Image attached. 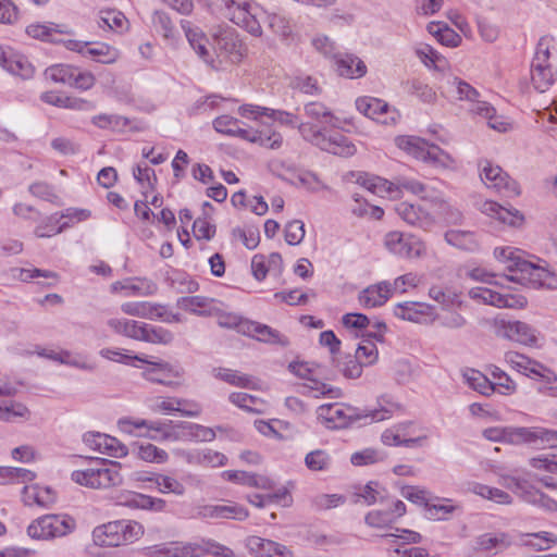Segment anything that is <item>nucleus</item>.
Returning a JSON list of instances; mask_svg holds the SVG:
<instances>
[{"label": "nucleus", "instance_id": "b1692460", "mask_svg": "<svg viewBox=\"0 0 557 557\" xmlns=\"http://www.w3.org/2000/svg\"><path fill=\"white\" fill-rule=\"evenodd\" d=\"M112 293H123L124 296H151L158 290V285L147 278H126L111 285Z\"/></svg>", "mask_w": 557, "mask_h": 557}, {"label": "nucleus", "instance_id": "49530a36", "mask_svg": "<svg viewBox=\"0 0 557 557\" xmlns=\"http://www.w3.org/2000/svg\"><path fill=\"white\" fill-rule=\"evenodd\" d=\"M486 305L497 308H523L527 305V299L523 296L502 294L491 289Z\"/></svg>", "mask_w": 557, "mask_h": 557}, {"label": "nucleus", "instance_id": "5701e85b", "mask_svg": "<svg viewBox=\"0 0 557 557\" xmlns=\"http://www.w3.org/2000/svg\"><path fill=\"white\" fill-rule=\"evenodd\" d=\"M246 547L256 557H292V552L286 546L259 536H249Z\"/></svg>", "mask_w": 557, "mask_h": 557}, {"label": "nucleus", "instance_id": "69168bd1", "mask_svg": "<svg viewBox=\"0 0 557 557\" xmlns=\"http://www.w3.org/2000/svg\"><path fill=\"white\" fill-rule=\"evenodd\" d=\"M74 70V67L69 65L57 64L48 67L45 72V75L47 78L55 83H62L64 85L71 86Z\"/></svg>", "mask_w": 557, "mask_h": 557}, {"label": "nucleus", "instance_id": "6e6d98bb", "mask_svg": "<svg viewBox=\"0 0 557 557\" xmlns=\"http://www.w3.org/2000/svg\"><path fill=\"white\" fill-rule=\"evenodd\" d=\"M305 465L311 471H325L330 469L332 458L325 450L317 449L306 455Z\"/></svg>", "mask_w": 557, "mask_h": 557}, {"label": "nucleus", "instance_id": "bb28decb", "mask_svg": "<svg viewBox=\"0 0 557 557\" xmlns=\"http://www.w3.org/2000/svg\"><path fill=\"white\" fill-rule=\"evenodd\" d=\"M433 307L426 304L406 301L396 305L394 314L403 320L422 323L432 312Z\"/></svg>", "mask_w": 557, "mask_h": 557}, {"label": "nucleus", "instance_id": "4d7b16f0", "mask_svg": "<svg viewBox=\"0 0 557 557\" xmlns=\"http://www.w3.org/2000/svg\"><path fill=\"white\" fill-rule=\"evenodd\" d=\"M445 500L446 504H425L426 517L432 520H446L460 509V506L451 504L450 499Z\"/></svg>", "mask_w": 557, "mask_h": 557}, {"label": "nucleus", "instance_id": "c9c22d12", "mask_svg": "<svg viewBox=\"0 0 557 557\" xmlns=\"http://www.w3.org/2000/svg\"><path fill=\"white\" fill-rule=\"evenodd\" d=\"M511 544L510 536L506 533H484L475 539L474 549L478 552H500Z\"/></svg>", "mask_w": 557, "mask_h": 557}, {"label": "nucleus", "instance_id": "de8ad7c7", "mask_svg": "<svg viewBox=\"0 0 557 557\" xmlns=\"http://www.w3.org/2000/svg\"><path fill=\"white\" fill-rule=\"evenodd\" d=\"M305 114L319 123L325 121L332 126H337V119L333 115L332 111L322 102L311 101L304 106Z\"/></svg>", "mask_w": 557, "mask_h": 557}, {"label": "nucleus", "instance_id": "2eb2a0df", "mask_svg": "<svg viewBox=\"0 0 557 557\" xmlns=\"http://www.w3.org/2000/svg\"><path fill=\"white\" fill-rule=\"evenodd\" d=\"M497 334L524 346H536L540 332L522 321L499 320L496 324Z\"/></svg>", "mask_w": 557, "mask_h": 557}, {"label": "nucleus", "instance_id": "dca6fc26", "mask_svg": "<svg viewBox=\"0 0 557 557\" xmlns=\"http://www.w3.org/2000/svg\"><path fill=\"white\" fill-rule=\"evenodd\" d=\"M89 42L67 39L64 41L66 49L77 51L84 57H89L96 62L102 64H113L120 58V51L104 42H97L92 47H89Z\"/></svg>", "mask_w": 557, "mask_h": 557}, {"label": "nucleus", "instance_id": "58836bf2", "mask_svg": "<svg viewBox=\"0 0 557 557\" xmlns=\"http://www.w3.org/2000/svg\"><path fill=\"white\" fill-rule=\"evenodd\" d=\"M302 394L313 398H339L343 393L339 387L332 386L317 379H308V382L302 384Z\"/></svg>", "mask_w": 557, "mask_h": 557}, {"label": "nucleus", "instance_id": "a18cd8bd", "mask_svg": "<svg viewBox=\"0 0 557 557\" xmlns=\"http://www.w3.org/2000/svg\"><path fill=\"white\" fill-rule=\"evenodd\" d=\"M215 377L231 384L234 386L243 387V388H252L255 387V381L250 375L244 374L239 371L226 369V368H218L214 370Z\"/></svg>", "mask_w": 557, "mask_h": 557}, {"label": "nucleus", "instance_id": "a878e982", "mask_svg": "<svg viewBox=\"0 0 557 557\" xmlns=\"http://www.w3.org/2000/svg\"><path fill=\"white\" fill-rule=\"evenodd\" d=\"M392 285L388 282H381L364 288L358 297L360 305L364 308H374L384 305L391 296Z\"/></svg>", "mask_w": 557, "mask_h": 557}, {"label": "nucleus", "instance_id": "7c9ffc66", "mask_svg": "<svg viewBox=\"0 0 557 557\" xmlns=\"http://www.w3.org/2000/svg\"><path fill=\"white\" fill-rule=\"evenodd\" d=\"M182 28L185 32V36L190 47L196 53L208 64L213 65V60L210 58L209 50L207 48L208 39L198 27H191L189 22L182 21Z\"/></svg>", "mask_w": 557, "mask_h": 557}, {"label": "nucleus", "instance_id": "9b49d317", "mask_svg": "<svg viewBox=\"0 0 557 557\" xmlns=\"http://www.w3.org/2000/svg\"><path fill=\"white\" fill-rule=\"evenodd\" d=\"M75 521L67 516L46 515L34 520L27 528V534L36 540H51L70 534Z\"/></svg>", "mask_w": 557, "mask_h": 557}, {"label": "nucleus", "instance_id": "0eeeda50", "mask_svg": "<svg viewBox=\"0 0 557 557\" xmlns=\"http://www.w3.org/2000/svg\"><path fill=\"white\" fill-rule=\"evenodd\" d=\"M396 145L418 160H421L434 168L453 169L455 159L445 150L423 138L416 136H398Z\"/></svg>", "mask_w": 557, "mask_h": 557}, {"label": "nucleus", "instance_id": "37998d69", "mask_svg": "<svg viewBox=\"0 0 557 557\" xmlns=\"http://www.w3.org/2000/svg\"><path fill=\"white\" fill-rule=\"evenodd\" d=\"M39 356L46 357L48 359L58 361L62 364H67L81 370L85 371H94L95 366L92 363H89L82 359L81 357H73L70 351L63 350L60 352H57L54 350H42L38 352Z\"/></svg>", "mask_w": 557, "mask_h": 557}, {"label": "nucleus", "instance_id": "4468645a", "mask_svg": "<svg viewBox=\"0 0 557 557\" xmlns=\"http://www.w3.org/2000/svg\"><path fill=\"white\" fill-rule=\"evenodd\" d=\"M480 177L487 188H493L506 196H518L520 194L519 186L516 181L511 180L506 172L498 165L492 164L487 160L480 161Z\"/></svg>", "mask_w": 557, "mask_h": 557}, {"label": "nucleus", "instance_id": "4c0bfd02", "mask_svg": "<svg viewBox=\"0 0 557 557\" xmlns=\"http://www.w3.org/2000/svg\"><path fill=\"white\" fill-rule=\"evenodd\" d=\"M97 24L102 29L113 30L115 33H123L128 28V21L121 11L113 9L101 10Z\"/></svg>", "mask_w": 557, "mask_h": 557}, {"label": "nucleus", "instance_id": "9d476101", "mask_svg": "<svg viewBox=\"0 0 557 557\" xmlns=\"http://www.w3.org/2000/svg\"><path fill=\"white\" fill-rule=\"evenodd\" d=\"M318 419L327 429H344L363 419L364 410L344 403L321 405L317 409Z\"/></svg>", "mask_w": 557, "mask_h": 557}, {"label": "nucleus", "instance_id": "680f3d73", "mask_svg": "<svg viewBox=\"0 0 557 557\" xmlns=\"http://www.w3.org/2000/svg\"><path fill=\"white\" fill-rule=\"evenodd\" d=\"M137 457L140 460L157 463H163L169 459V455L165 450L158 448L150 443L138 447Z\"/></svg>", "mask_w": 557, "mask_h": 557}, {"label": "nucleus", "instance_id": "a19ab883", "mask_svg": "<svg viewBox=\"0 0 557 557\" xmlns=\"http://www.w3.org/2000/svg\"><path fill=\"white\" fill-rule=\"evenodd\" d=\"M108 326L119 335L140 341L144 323L128 319L113 318L108 320Z\"/></svg>", "mask_w": 557, "mask_h": 557}, {"label": "nucleus", "instance_id": "bf43d9fd", "mask_svg": "<svg viewBox=\"0 0 557 557\" xmlns=\"http://www.w3.org/2000/svg\"><path fill=\"white\" fill-rule=\"evenodd\" d=\"M417 54L426 66L443 71L447 65L445 58L440 55L431 46L424 45L417 49Z\"/></svg>", "mask_w": 557, "mask_h": 557}, {"label": "nucleus", "instance_id": "5fc2aeb1", "mask_svg": "<svg viewBox=\"0 0 557 557\" xmlns=\"http://www.w3.org/2000/svg\"><path fill=\"white\" fill-rule=\"evenodd\" d=\"M152 24L159 34L166 40H174L176 38V29L170 16L162 11H156L152 16Z\"/></svg>", "mask_w": 557, "mask_h": 557}, {"label": "nucleus", "instance_id": "6e6552de", "mask_svg": "<svg viewBox=\"0 0 557 557\" xmlns=\"http://www.w3.org/2000/svg\"><path fill=\"white\" fill-rule=\"evenodd\" d=\"M500 484L530 505L539 507L548 512L557 511V502L536 488L525 478L502 475Z\"/></svg>", "mask_w": 557, "mask_h": 557}, {"label": "nucleus", "instance_id": "cd10ccee", "mask_svg": "<svg viewBox=\"0 0 557 557\" xmlns=\"http://www.w3.org/2000/svg\"><path fill=\"white\" fill-rule=\"evenodd\" d=\"M214 302L213 298L205 296H184L176 300V307L196 315H211Z\"/></svg>", "mask_w": 557, "mask_h": 557}, {"label": "nucleus", "instance_id": "13d9d810", "mask_svg": "<svg viewBox=\"0 0 557 557\" xmlns=\"http://www.w3.org/2000/svg\"><path fill=\"white\" fill-rule=\"evenodd\" d=\"M255 337L257 341L267 344L288 345V341L278 331L261 323H257Z\"/></svg>", "mask_w": 557, "mask_h": 557}, {"label": "nucleus", "instance_id": "8fccbe9b", "mask_svg": "<svg viewBox=\"0 0 557 557\" xmlns=\"http://www.w3.org/2000/svg\"><path fill=\"white\" fill-rule=\"evenodd\" d=\"M30 418L29 409L22 403L11 401L4 406L0 405V421L12 423L17 419L28 420Z\"/></svg>", "mask_w": 557, "mask_h": 557}, {"label": "nucleus", "instance_id": "393cba45", "mask_svg": "<svg viewBox=\"0 0 557 557\" xmlns=\"http://www.w3.org/2000/svg\"><path fill=\"white\" fill-rule=\"evenodd\" d=\"M231 21L246 29L252 36L259 37L262 35L260 22L257 20L256 13L248 2L237 5L231 12Z\"/></svg>", "mask_w": 557, "mask_h": 557}, {"label": "nucleus", "instance_id": "72a5a7b5", "mask_svg": "<svg viewBox=\"0 0 557 557\" xmlns=\"http://www.w3.org/2000/svg\"><path fill=\"white\" fill-rule=\"evenodd\" d=\"M336 71L341 76L348 78L362 77L367 66L362 60L352 54H337L335 58Z\"/></svg>", "mask_w": 557, "mask_h": 557}, {"label": "nucleus", "instance_id": "f257e3e1", "mask_svg": "<svg viewBox=\"0 0 557 557\" xmlns=\"http://www.w3.org/2000/svg\"><path fill=\"white\" fill-rule=\"evenodd\" d=\"M242 116H269L282 125L297 127L300 136L308 143L329 153L348 158L356 153L357 149L346 136L334 133L326 135L324 128L311 122H301L294 113L274 110L267 107L245 104L239 108Z\"/></svg>", "mask_w": 557, "mask_h": 557}, {"label": "nucleus", "instance_id": "c03bdc74", "mask_svg": "<svg viewBox=\"0 0 557 557\" xmlns=\"http://www.w3.org/2000/svg\"><path fill=\"white\" fill-rule=\"evenodd\" d=\"M428 30L433 35L442 45L447 47H457L461 41V37L445 23L431 22L428 25Z\"/></svg>", "mask_w": 557, "mask_h": 557}, {"label": "nucleus", "instance_id": "e2e57ef3", "mask_svg": "<svg viewBox=\"0 0 557 557\" xmlns=\"http://www.w3.org/2000/svg\"><path fill=\"white\" fill-rule=\"evenodd\" d=\"M447 83L454 88L459 100L471 102L480 96L475 88L458 77H449Z\"/></svg>", "mask_w": 557, "mask_h": 557}, {"label": "nucleus", "instance_id": "2f4dec72", "mask_svg": "<svg viewBox=\"0 0 557 557\" xmlns=\"http://www.w3.org/2000/svg\"><path fill=\"white\" fill-rule=\"evenodd\" d=\"M121 310L128 315L148 320H160L163 305L148 301H132L123 304Z\"/></svg>", "mask_w": 557, "mask_h": 557}, {"label": "nucleus", "instance_id": "f704fd0d", "mask_svg": "<svg viewBox=\"0 0 557 557\" xmlns=\"http://www.w3.org/2000/svg\"><path fill=\"white\" fill-rule=\"evenodd\" d=\"M403 410V406L391 395H381L377 398V408L373 410H364L363 419L370 421H383L389 419L395 412Z\"/></svg>", "mask_w": 557, "mask_h": 557}, {"label": "nucleus", "instance_id": "7ed1b4c3", "mask_svg": "<svg viewBox=\"0 0 557 557\" xmlns=\"http://www.w3.org/2000/svg\"><path fill=\"white\" fill-rule=\"evenodd\" d=\"M121 430L131 433L132 428L148 430L147 436L157 442H211L215 438L212 429L186 421H149L145 419L119 421Z\"/></svg>", "mask_w": 557, "mask_h": 557}, {"label": "nucleus", "instance_id": "774afa93", "mask_svg": "<svg viewBox=\"0 0 557 557\" xmlns=\"http://www.w3.org/2000/svg\"><path fill=\"white\" fill-rule=\"evenodd\" d=\"M529 465L533 469L557 474V454L541 455L530 458Z\"/></svg>", "mask_w": 557, "mask_h": 557}, {"label": "nucleus", "instance_id": "e433bc0d", "mask_svg": "<svg viewBox=\"0 0 557 557\" xmlns=\"http://www.w3.org/2000/svg\"><path fill=\"white\" fill-rule=\"evenodd\" d=\"M444 239L448 245L468 252H474L479 249L475 234L470 231L448 230L444 234Z\"/></svg>", "mask_w": 557, "mask_h": 557}, {"label": "nucleus", "instance_id": "1a4fd4ad", "mask_svg": "<svg viewBox=\"0 0 557 557\" xmlns=\"http://www.w3.org/2000/svg\"><path fill=\"white\" fill-rule=\"evenodd\" d=\"M138 361L146 364L141 376L151 383L175 387L184 377V370L178 364L161 359L152 360L148 356L138 357Z\"/></svg>", "mask_w": 557, "mask_h": 557}, {"label": "nucleus", "instance_id": "6ab92c4d", "mask_svg": "<svg viewBox=\"0 0 557 557\" xmlns=\"http://www.w3.org/2000/svg\"><path fill=\"white\" fill-rule=\"evenodd\" d=\"M242 44L235 30L223 29L214 35V51L219 59L230 63H238L242 60Z\"/></svg>", "mask_w": 557, "mask_h": 557}, {"label": "nucleus", "instance_id": "864d4df0", "mask_svg": "<svg viewBox=\"0 0 557 557\" xmlns=\"http://www.w3.org/2000/svg\"><path fill=\"white\" fill-rule=\"evenodd\" d=\"M465 377L469 385L482 395L488 396L495 391V385L480 371L469 370Z\"/></svg>", "mask_w": 557, "mask_h": 557}, {"label": "nucleus", "instance_id": "4be33fe9", "mask_svg": "<svg viewBox=\"0 0 557 557\" xmlns=\"http://www.w3.org/2000/svg\"><path fill=\"white\" fill-rule=\"evenodd\" d=\"M177 455L191 466L221 467L227 461L225 455L209 448L190 450L183 449L178 450Z\"/></svg>", "mask_w": 557, "mask_h": 557}, {"label": "nucleus", "instance_id": "ddd939ff", "mask_svg": "<svg viewBox=\"0 0 557 557\" xmlns=\"http://www.w3.org/2000/svg\"><path fill=\"white\" fill-rule=\"evenodd\" d=\"M357 182L377 195L383 193L393 195L400 189H406L413 195H422L425 191V186L421 182L407 177H397L392 182L379 176L360 175Z\"/></svg>", "mask_w": 557, "mask_h": 557}, {"label": "nucleus", "instance_id": "f8f14e48", "mask_svg": "<svg viewBox=\"0 0 557 557\" xmlns=\"http://www.w3.org/2000/svg\"><path fill=\"white\" fill-rule=\"evenodd\" d=\"M549 40L543 37L536 46L531 63V82L540 92L546 91L555 82L556 73L549 64Z\"/></svg>", "mask_w": 557, "mask_h": 557}, {"label": "nucleus", "instance_id": "052dcab7", "mask_svg": "<svg viewBox=\"0 0 557 557\" xmlns=\"http://www.w3.org/2000/svg\"><path fill=\"white\" fill-rule=\"evenodd\" d=\"M230 401L235 406L243 408L247 411L251 412H261L260 408L263 404L262 401L252 395L247 393H232L228 397Z\"/></svg>", "mask_w": 557, "mask_h": 557}, {"label": "nucleus", "instance_id": "20e7f679", "mask_svg": "<svg viewBox=\"0 0 557 557\" xmlns=\"http://www.w3.org/2000/svg\"><path fill=\"white\" fill-rule=\"evenodd\" d=\"M483 436L492 442L527 444L537 449L557 448V431L542 426L488 428L483 431Z\"/></svg>", "mask_w": 557, "mask_h": 557}, {"label": "nucleus", "instance_id": "412c9836", "mask_svg": "<svg viewBox=\"0 0 557 557\" xmlns=\"http://www.w3.org/2000/svg\"><path fill=\"white\" fill-rule=\"evenodd\" d=\"M398 216L407 224L429 231L434 226V216L425 211L421 206L409 202H400L395 206Z\"/></svg>", "mask_w": 557, "mask_h": 557}, {"label": "nucleus", "instance_id": "3c124183", "mask_svg": "<svg viewBox=\"0 0 557 557\" xmlns=\"http://www.w3.org/2000/svg\"><path fill=\"white\" fill-rule=\"evenodd\" d=\"M379 351L373 339L364 337L358 345L355 358L364 367L372 366L377 361Z\"/></svg>", "mask_w": 557, "mask_h": 557}, {"label": "nucleus", "instance_id": "0e129e2a", "mask_svg": "<svg viewBox=\"0 0 557 557\" xmlns=\"http://www.w3.org/2000/svg\"><path fill=\"white\" fill-rule=\"evenodd\" d=\"M556 539L548 532L528 533L524 535L523 544L536 550H545L550 548Z\"/></svg>", "mask_w": 557, "mask_h": 557}, {"label": "nucleus", "instance_id": "aec40b11", "mask_svg": "<svg viewBox=\"0 0 557 557\" xmlns=\"http://www.w3.org/2000/svg\"><path fill=\"white\" fill-rule=\"evenodd\" d=\"M357 110L363 115L377 120L381 123L387 124L388 122H395L398 113L396 110L391 112L388 104L377 98L362 97L356 100Z\"/></svg>", "mask_w": 557, "mask_h": 557}, {"label": "nucleus", "instance_id": "c756f323", "mask_svg": "<svg viewBox=\"0 0 557 557\" xmlns=\"http://www.w3.org/2000/svg\"><path fill=\"white\" fill-rule=\"evenodd\" d=\"M482 212L510 226H517L523 220L522 214L518 210L507 209L495 201H485L482 206Z\"/></svg>", "mask_w": 557, "mask_h": 557}, {"label": "nucleus", "instance_id": "09e8293b", "mask_svg": "<svg viewBox=\"0 0 557 557\" xmlns=\"http://www.w3.org/2000/svg\"><path fill=\"white\" fill-rule=\"evenodd\" d=\"M174 336L171 331L151 324L144 323L140 341L151 344L168 345L172 343Z\"/></svg>", "mask_w": 557, "mask_h": 557}, {"label": "nucleus", "instance_id": "39448f33", "mask_svg": "<svg viewBox=\"0 0 557 557\" xmlns=\"http://www.w3.org/2000/svg\"><path fill=\"white\" fill-rule=\"evenodd\" d=\"M125 467L119 461L96 459L89 467L72 472V480L90 488H109L125 481Z\"/></svg>", "mask_w": 557, "mask_h": 557}, {"label": "nucleus", "instance_id": "338daca9", "mask_svg": "<svg viewBox=\"0 0 557 557\" xmlns=\"http://www.w3.org/2000/svg\"><path fill=\"white\" fill-rule=\"evenodd\" d=\"M440 324L448 330L457 331L467 326L468 320L458 311L446 310L437 317Z\"/></svg>", "mask_w": 557, "mask_h": 557}, {"label": "nucleus", "instance_id": "603ef678", "mask_svg": "<svg viewBox=\"0 0 557 557\" xmlns=\"http://www.w3.org/2000/svg\"><path fill=\"white\" fill-rule=\"evenodd\" d=\"M153 486L158 488L160 493L168 494L172 493L176 496H182L185 494V486L182 482L171 475H164L158 473L156 478H153Z\"/></svg>", "mask_w": 557, "mask_h": 557}, {"label": "nucleus", "instance_id": "f03ea898", "mask_svg": "<svg viewBox=\"0 0 557 557\" xmlns=\"http://www.w3.org/2000/svg\"><path fill=\"white\" fill-rule=\"evenodd\" d=\"M495 259L503 263L505 278L533 288L557 289V275L545 267L527 259V253L515 247H496Z\"/></svg>", "mask_w": 557, "mask_h": 557}, {"label": "nucleus", "instance_id": "423d86ee", "mask_svg": "<svg viewBox=\"0 0 557 557\" xmlns=\"http://www.w3.org/2000/svg\"><path fill=\"white\" fill-rule=\"evenodd\" d=\"M144 534L143 525L136 521L116 520L94 529V543L102 547L126 545Z\"/></svg>", "mask_w": 557, "mask_h": 557}, {"label": "nucleus", "instance_id": "a211bd4d", "mask_svg": "<svg viewBox=\"0 0 557 557\" xmlns=\"http://www.w3.org/2000/svg\"><path fill=\"white\" fill-rule=\"evenodd\" d=\"M506 363H508L513 370L530 376L536 375L545 379L548 383L556 380V375L545 369L540 362L530 359L525 355L517 351H507L504 355Z\"/></svg>", "mask_w": 557, "mask_h": 557}, {"label": "nucleus", "instance_id": "f3484780", "mask_svg": "<svg viewBox=\"0 0 557 557\" xmlns=\"http://www.w3.org/2000/svg\"><path fill=\"white\" fill-rule=\"evenodd\" d=\"M385 247L394 255L405 258L420 257L425 247L423 243L411 235L400 232H389L385 235Z\"/></svg>", "mask_w": 557, "mask_h": 557}, {"label": "nucleus", "instance_id": "ea45409f", "mask_svg": "<svg viewBox=\"0 0 557 557\" xmlns=\"http://www.w3.org/2000/svg\"><path fill=\"white\" fill-rule=\"evenodd\" d=\"M197 555H188V557H201L206 554H210L215 557H234V552L214 540H202L200 544H186Z\"/></svg>", "mask_w": 557, "mask_h": 557}, {"label": "nucleus", "instance_id": "473e14b6", "mask_svg": "<svg viewBox=\"0 0 557 557\" xmlns=\"http://www.w3.org/2000/svg\"><path fill=\"white\" fill-rule=\"evenodd\" d=\"M26 33L28 36L35 39H40L42 41L51 42V44H63L66 41L61 38V35L69 34L70 32L66 29H61L58 25L52 23L50 24H32L26 27Z\"/></svg>", "mask_w": 557, "mask_h": 557}, {"label": "nucleus", "instance_id": "79ce46f5", "mask_svg": "<svg viewBox=\"0 0 557 557\" xmlns=\"http://www.w3.org/2000/svg\"><path fill=\"white\" fill-rule=\"evenodd\" d=\"M145 550L146 555L150 557H188V555H197L189 546H186V544L182 543L156 545L152 547H147Z\"/></svg>", "mask_w": 557, "mask_h": 557}, {"label": "nucleus", "instance_id": "c85d7f7f", "mask_svg": "<svg viewBox=\"0 0 557 557\" xmlns=\"http://www.w3.org/2000/svg\"><path fill=\"white\" fill-rule=\"evenodd\" d=\"M23 502L27 506L37 505L48 508L55 502V494L50 487L26 485L22 491Z\"/></svg>", "mask_w": 557, "mask_h": 557}]
</instances>
